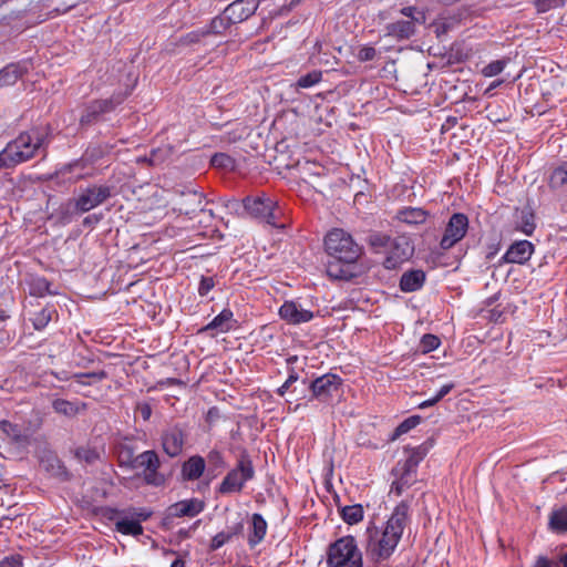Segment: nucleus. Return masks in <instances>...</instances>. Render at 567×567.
<instances>
[{
    "label": "nucleus",
    "mask_w": 567,
    "mask_h": 567,
    "mask_svg": "<svg viewBox=\"0 0 567 567\" xmlns=\"http://www.w3.org/2000/svg\"><path fill=\"white\" fill-rule=\"evenodd\" d=\"M171 567H177V558L172 561Z\"/></svg>",
    "instance_id": "64"
},
{
    "label": "nucleus",
    "mask_w": 567,
    "mask_h": 567,
    "mask_svg": "<svg viewBox=\"0 0 567 567\" xmlns=\"http://www.w3.org/2000/svg\"><path fill=\"white\" fill-rule=\"evenodd\" d=\"M357 56L360 62L372 61L377 56V51L373 47L364 45L359 50Z\"/></svg>",
    "instance_id": "47"
},
{
    "label": "nucleus",
    "mask_w": 567,
    "mask_h": 567,
    "mask_svg": "<svg viewBox=\"0 0 567 567\" xmlns=\"http://www.w3.org/2000/svg\"><path fill=\"white\" fill-rule=\"evenodd\" d=\"M369 241L372 246L375 247H386L390 245L391 238L382 234H372L369 237Z\"/></svg>",
    "instance_id": "49"
},
{
    "label": "nucleus",
    "mask_w": 567,
    "mask_h": 567,
    "mask_svg": "<svg viewBox=\"0 0 567 567\" xmlns=\"http://www.w3.org/2000/svg\"><path fill=\"white\" fill-rule=\"evenodd\" d=\"M355 262H342L339 259L332 258L327 262V275L334 280L349 281L357 276Z\"/></svg>",
    "instance_id": "16"
},
{
    "label": "nucleus",
    "mask_w": 567,
    "mask_h": 567,
    "mask_svg": "<svg viewBox=\"0 0 567 567\" xmlns=\"http://www.w3.org/2000/svg\"><path fill=\"white\" fill-rule=\"evenodd\" d=\"M342 519L349 524H358L363 519V507L360 504L339 507Z\"/></svg>",
    "instance_id": "30"
},
{
    "label": "nucleus",
    "mask_w": 567,
    "mask_h": 567,
    "mask_svg": "<svg viewBox=\"0 0 567 567\" xmlns=\"http://www.w3.org/2000/svg\"><path fill=\"white\" fill-rule=\"evenodd\" d=\"M322 80V72L319 70H313L307 74L301 75L295 86L297 89H309L318 84Z\"/></svg>",
    "instance_id": "33"
},
{
    "label": "nucleus",
    "mask_w": 567,
    "mask_h": 567,
    "mask_svg": "<svg viewBox=\"0 0 567 567\" xmlns=\"http://www.w3.org/2000/svg\"><path fill=\"white\" fill-rule=\"evenodd\" d=\"M237 205H238L237 200L234 199L230 202V205H227V207H235Z\"/></svg>",
    "instance_id": "63"
},
{
    "label": "nucleus",
    "mask_w": 567,
    "mask_h": 567,
    "mask_svg": "<svg viewBox=\"0 0 567 567\" xmlns=\"http://www.w3.org/2000/svg\"><path fill=\"white\" fill-rule=\"evenodd\" d=\"M534 252V245L528 240L513 243L503 259L511 264H524L528 261Z\"/></svg>",
    "instance_id": "15"
},
{
    "label": "nucleus",
    "mask_w": 567,
    "mask_h": 567,
    "mask_svg": "<svg viewBox=\"0 0 567 567\" xmlns=\"http://www.w3.org/2000/svg\"><path fill=\"white\" fill-rule=\"evenodd\" d=\"M441 400H436V395H434L433 398L429 399V400H425L423 402H421L419 404V408L420 409H426V408H430L434 404H436L437 402H440Z\"/></svg>",
    "instance_id": "55"
},
{
    "label": "nucleus",
    "mask_w": 567,
    "mask_h": 567,
    "mask_svg": "<svg viewBox=\"0 0 567 567\" xmlns=\"http://www.w3.org/2000/svg\"><path fill=\"white\" fill-rule=\"evenodd\" d=\"M401 13L408 18L409 21H413L415 23L422 24L425 22V14L422 11H419L415 7H404L401 9Z\"/></svg>",
    "instance_id": "42"
},
{
    "label": "nucleus",
    "mask_w": 567,
    "mask_h": 567,
    "mask_svg": "<svg viewBox=\"0 0 567 567\" xmlns=\"http://www.w3.org/2000/svg\"><path fill=\"white\" fill-rule=\"evenodd\" d=\"M441 344V340L435 334H424L420 342V349L423 353L431 352L437 349Z\"/></svg>",
    "instance_id": "37"
},
{
    "label": "nucleus",
    "mask_w": 567,
    "mask_h": 567,
    "mask_svg": "<svg viewBox=\"0 0 567 567\" xmlns=\"http://www.w3.org/2000/svg\"><path fill=\"white\" fill-rule=\"evenodd\" d=\"M560 563L563 564V567H567V553L560 556Z\"/></svg>",
    "instance_id": "62"
},
{
    "label": "nucleus",
    "mask_w": 567,
    "mask_h": 567,
    "mask_svg": "<svg viewBox=\"0 0 567 567\" xmlns=\"http://www.w3.org/2000/svg\"><path fill=\"white\" fill-rule=\"evenodd\" d=\"M414 33L415 25L413 24V21L400 20L389 23L385 27L384 37L400 41L411 38Z\"/></svg>",
    "instance_id": "21"
},
{
    "label": "nucleus",
    "mask_w": 567,
    "mask_h": 567,
    "mask_svg": "<svg viewBox=\"0 0 567 567\" xmlns=\"http://www.w3.org/2000/svg\"><path fill=\"white\" fill-rule=\"evenodd\" d=\"M105 105H106V103H105V102H104V103H102V102H95L94 104H92V106H91V107H92V110H93V113H94V114H97V113H101V112H103V111L105 110V107H104Z\"/></svg>",
    "instance_id": "57"
},
{
    "label": "nucleus",
    "mask_w": 567,
    "mask_h": 567,
    "mask_svg": "<svg viewBox=\"0 0 567 567\" xmlns=\"http://www.w3.org/2000/svg\"><path fill=\"white\" fill-rule=\"evenodd\" d=\"M259 7V0H235L225 10L234 24L246 21Z\"/></svg>",
    "instance_id": "14"
},
{
    "label": "nucleus",
    "mask_w": 567,
    "mask_h": 567,
    "mask_svg": "<svg viewBox=\"0 0 567 567\" xmlns=\"http://www.w3.org/2000/svg\"><path fill=\"white\" fill-rule=\"evenodd\" d=\"M328 567H362V554L352 536H344L329 546Z\"/></svg>",
    "instance_id": "5"
},
{
    "label": "nucleus",
    "mask_w": 567,
    "mask_h": 567,
    "mask_svg": "<svg viewBox=\"0 0 567 567\" xmlns=\"http://www.w3.org/2000/svg\"><path fill=\"white\" fill-rule=\"evenodd\" d=\"M12 522V518L10 516H2L0 517V528L1 527H6V528H9L10 527V523Z\"/></svg>",
    "instance_id": "58"
},
{
    "label": "nucleus",
    "mask_w": 567,
    "mask_h": 567,
    "mask_svg": "<svg viewBox=\"0 0 567 567\" xmlns=\"http://www.w3.org/2000/svg\"><path fill=\"white\" fill-rule=\"evenodd\" d=\"M78 456L81 457V458L86 460L87 462L92 461V458L95 457L94 454H92V453H90L89 451H85V450L78 451Z\"/></svg>",
    "instance_id": "56"
},
{
    "label": "nucleus",
    "mask_w": 567,
    "mask_h": 567,
    "mask_svg": "<svg viewBox=\"0 0 567 567\" xmlns=\"http://www.w3.org/2000/svg\"><path fill=\"white\" fill-rule=\"evenodd\" d=\"M150 513L141 511L135 513L132 517H122L116 522V530L124 535H140L143 532L141 522L146 520Z\"/></svg>",
    "instance_id": "17"
},
{
    "label": "nucleus",
    "mask_w": 567,
    "mask_h": 567,
    "mask_svg": "<svg viewBox=\"0 0 567 567\" xmlns=\"http://www.w3.org/2000/svg\"><path fill=\"white\" fill-rule=\"evenodd\" d=\"M53 310L50 308H44L38 313H35L33 318V326L37 330H41L47 327V324L51 321Z\"/></svg>",
    "instance_id": "38"
},
{
    "label": "nucleus",
    "mask_w": 567,
    "mask_h": 567,
    "mask_svg": "<svg viewBox=\"0 0 567 567\" xmlns=\"http://www.w3.org/2000/svg\"><path fill=\"white\" fill-rule=\"evenodd\" d=\"M255 471L248 457H241L237 466L228 472L218 487L220 494L240 492L245 483L254 477Z\"/></svg>",
    "instance_id": "6"
},
{
    "label": "nucleus",
    "mask_w": 567,
    "mask_h": 567,
    "mask_svg": "<svg viewBox=\"0 0 567 567\" xmlns=\"http://www.w3.org/2000/svg\"><path fill=\"white\" fill-rule=\"evenodd\" d=\"M537 564L538 567H551L550 563L544 557H540Z\"/></svg>",
    "instance_id": "60"
},
{
    "label": "nucleus",
    "mask_w": 567,
    "mask_h": 567,
    "mask_svg": "<svg viewBox=\"0 0 567 567\" xmlns=\"http://www.w3.org/2000/svg\"><path fill=\"white\" fill-rule=\"evenodd\" d=\"M468 229V218L465 214L454 213L446 225L444 235L440 241L443 250L451 249L455 244L461 241Z\"/></svg>",
    "instance_id": "8"
},
{
    "label": "nucleus",
    "mask_w": 567,
    "mask_h": 567,
    "mask_svg": "<svg viewBox=\"0 0 567 567\" xmlns=\"http://www.w3.org/2000/svg\"><path fill=\"white\" fill-rule=\"evenodd\" d=\"M163 450L169 456L177 455V439L174 434H166L162 441Z\"/></svg>",
    "instance_id": "43"
},
{
    "label": "nucleus",
    "mask_w": 567,
    "mask_h": 567,
    "mask_svg": "<svg viewBox=\"0 0 567 567\" xmlns=\"http://www.w3.org/2000/svg\"><path fill=\"white\" fill-rule=\"evenodd\" d=\"M243 206L251 217L276 226L278 208L270 197L266 195L256 197L248 196L243 200Z\"/></svg>",
    "instance_id": "7"
},
{
    "label": "nucleus",
    "mask_w": 567,
    "mask_h": 567,
    "mask_svg": "<svg viewBox=\"0 0 567 567\" xmlns=\"http://www.w3.org/2000/svg\"><path fill=\"white\" fill-rule=\"evenodd\" d=\"M299 379V375L293 370L290 371L288 379L285 381V383L277 389V394L280 396H284L286 392L289 390L290 385L295 382H297Z\"/></svg>",
    "instance_id": "50"
},
{
    "label": "nucleus",
    "mask_w": 567,
    "mask_h": 567,
    "mask_svg": "<svg viewBox=\"0 0 567 567\" xmlns=\"http://www.w3.org/2000/svg\"><path fill=\"white\" fill-rule=\"evenodd\" d=\"M0 567H22V563L19 557H7L0 561Z\"/></svg>",
    "instance_id": "53"
},
{
    "label": "nucleus",
    "mask_w": 567,
    "mask_h": 567,
    "mask_svg": "<svg viewBox=\"0 0 567 567\" xmlns=\"http://www.w3.org/2000/svg\"><path fill=\"white\" fill-rule=\"evenodd\" d=\"M453 388H454V383H452V382L441 386V389L435 394L436 400H442L445 395H447L452 391Z\"/></svg>",
    "instance_id": "54"
},
{
    "label": "nucleus",
    "mask_w": 567,
    "mask_h": 567,
    "mask_svg": "<svg viewBox=\"0 0 567 567\" xmlns=\"http://www.w3.org/2000/svg\"><path fill=\"white\" fill-rule=\"evenodd\" d=\"M206 462L200 455H193L182 465V477L184 481H196L205 472Z\"/></svg>",
    "instance_id": "20"
},
{
    "label": "nucleus",
    "mask_w": 567,
    "mask_h": 567,
    "mask_svg": "<svg viewBox=\"0 0 567 567\" xmlns=\"http://www.w3.org/2000/svg\"><path fill=\"white\" fill-rule=\"evenodd\" d=\"M205 205V195L196 185L192 182L179 185V217L185 216L192 220V227L208 224L213 219V210Z\"/></svg>",
    "instance_id": "2"
},
{
    "label": "nucleus",
    "mask_w": 567,
    "mask_h": 567,
    "mask_svg": "<svg viewBox=\"0 0 567 567\" xmlns=\"http://www.w3.org/2000/svg\"><path fill=\"white\" fill-rule=\"evenodd\" d=\"M234 23L230 22L229 16L227 14L226 10L215 17L208 28L205 29L206 34H223L227 29L230 28Z\"/></svg>",
    "instance_id": "29"
},
{
    "label": "nucleus",
    "mask_w": 567,
    "mask_h": 567,
    "mask_svg": "<svg viewBox=\"0 0 567 567\" xmlns=\"http://www.w3.org/2000/svg\"><path fill=\"white\" fill-rule=\"evenodd\" d=\"M267 533V522L261 514L255 513L251 515V530L248 536V544L255 547L261 543Z\"/></svg>",
    "instance_id": "23"
},
{
    "label": "nucleus",
    "mask_w": 567,
    "mask_h": 567,
    "mask_svg": "<svg viewBox=\"0 0 567 567\" xmlns=\"http://www.w3.org/2000/svg\"><path fill=\"white\" fill-rule=\"evenodd\" d=\"M233 535H234L233 533H226V532H220V533L216 534L210 542L209 548L212 550L219 549L221 546H224L226 543H228L231 539Z\"/></svg>",
    "instance_id": "44"
},
{
    "label": "nucleus",
    "mask_w": 567,
    "mask_h": 567,
    "mask_svg": "<svg viewBox=\"0 0 567 567\" xmlns=\"http://www.w3.org/2000/svg\"><path fill=\"white\" fill-rule=\"evenodd\" d=\"M137 466L143 467L145 470V480L151 484H159L161 478H158L155 474V471L158 465L157 455L153 451H146L140 454L136 458Z\"/></svg>",
    "instance_id": "18"
},
{
    "label": "nucleus",
    "mask_w": 567,
    "mask_h": 567,
    "mask_svg": "<svg viewBox=\"0 0 567 567\" xmlns=\"http://www.w3.org/2000/svg\"><path fill=\"white\" fill-rule=\"evenodd\" d=\"M24 70L19 64H9L0 71V87L14 84L23 74Z\"/></svg>",
    "instance_id": "27"
},
{
    "label": "nucleus",
    "mask_w": 567,
    "mask_h": 567,
    "mask_svg": "<svg viewBox=\"0 0 567 567\" xmlns=\"http://www.w3.org/2000/svg\"><path fill=\"white\" fill-rule=\"evenodd\" d=\"M207 34L205 32V29H200V30H195V31H192L189 33H187L186 35L179 38V49L182 47H186V45H192V44H197L202 41L203 38H205Z\"/></svg>",
    "instance_id": "39"
},
{
    "label": "nucleus",
    "mask_w": 567,
    "mask_h": 567,
    "mask_svg": "<svg viewBox=\"0 0 567 567\" xmlns=\"http://www.w3.org/2000/svg\"><path fill=\"white\" fill-rule=\"evenodd\" d=\"M535 216L530 210H522L520 220L517 221L516 228L526 236H530L535 230Z\"/></svg>",
    "instance_id": "31"
},
{
    "label": "nucleus",
    "mask_w": 567,
    "mask_h": 567,
    "mask_svg": "<svg viewBox=\"0 0 567 567\" xmlns=\"http://www.w3.org/2000/svg\"><path fill=\"white\" fill-rule=\"evenodd\" d=\"M215 286L214 279L210 277H202L199 282L198 292L200 296H206Z\"/></svg>",
    "instance_id": "51"
},
{
    "label": "nucleus",
    "mask_w": 567,
    "mask_h": 567,
    "mask_svg": "<svg viewBox=\"0 0 567 567\" xmlns=\"http://www.w3.org/2000/svg\"><path fill=\"white\" fill-rule=\"evenodd\" d=\"M327 254L342 262H357L362 248L353 240L352 236L343 229L334 228L324 238Z\"/></svg>",
    "instance_id": "4"
},
{
    "label": "nucleus",
    "mask_w": 567,
    "mask_h": 567,
    "mask_svg": "<svg viewBox=\"0 0 567 567\" xmlns=\"http://www.w3.org/2000/svg\"><path fill=\"white\" fill-rule=\"evenodd\" d=\"M455 21L453 19H440L435 21L434 28L437 37L446 34L454 25Z\"/></svg>",
    "instance_id": "46"
},
{
    "label": "nucleus",
    "mask_w": 567,
    "mask_h": 567,
    "mask_svg": "<svg viewBox=\"0 0 567 567\" xmlns=\"http://www.w3.org/2000/svg\"><path fill=\"white\" fill-rule=\"evenodd\" d=\"M202 520L200 519H197L196 522H194L188 528L186 527H183L182 524L183 522L179 520V529H178V533H179V538H183V537H188L190 535V533L193 530H195L199 525H200Z\"/></svg>",
    "instance_id": "52"
},
{
    "label": "nucleus",
    "mask_w": 567,
    "mask_h": 567,
    "mask_svg": "<svg viewBox=\"0 0 567 567\" xmlns=\"http://www.w3.org/2000/svg\"><path fill=\"white\" fill-rule=\"evenodd\" d=\"M206 507V503L200 498H189L179 501V519L183 517H195Z\"/></svg>",
    "instance_id": "25"
},
{
    "label": "nucleus",
    "mask_w": 567,
    "mask_h": 567,
    "mask_svg": "<svg viewBox=\"0 0 567 567\" xmlns=\"http://www.w3.org/2000/svg\"><path fill=\"white\" fill-rule=\"evenodd\" d=\"M140 411H141V414L142 416L147 420L151 415V409L148 405H143L140 408Z\"/></svg>",
    "instance_id": "59"
},
{
    "label": "nucleus",
    "mask_w": 567,
    "mask_h": 567,
    "mask_svg": "<svg viewBox=\"0 0 567 567\" xmlns=\"http://www.w3.org/2000/svg\"><path fill=\"white\" fill-rule=\"evenodd\" d=\"M233 311L229 309H224L219 315H217L206 327L205 330H216L217 332H228L233 326L235 320L233 319Z\"/></svg>",
    "instance_id": "24"
},
{
    "label": "nucleus",
    "mask_w": 567,
    "mask_h": 567,
    "mask_svg": "<svg viewBox=\"0 0 567 567\" xmlns=\"http://www.w3.org/2000/svg\"><path fill=\"white\" fill-rule=\"evenodd\" d=\"M549 184L553 188H559L567 185V162H564L551 172Z\"/></svg>",
    "instance_id": "34"
},
{
    "label": "nucleus",
    "mask_w": 567,
    "mask_h": 567,
    "mask_svg": "<svg viewBox=\"0 0 567 567\" xmlns=\"http://www.w3.org/2000/svg\"><path fill=\"white\" fill-rule=\"evenodd\" d=\"M389 246H390V251H389L388 257L384 260V267L386 269L396 268L401 262H403V261L408 260L410 257H412V255L414 252V247L404 237L391 240Z\"/></svg>",
    "instance_id": "11"
},
{
    "label": "nucleus",
    "mask_w": 567,
    "mask_h": 567,
    "mask_svg": "<svg viewBox=\"0 0 567 567\" xmlns=\"http://www.w3.org/2000/svg\"><path fill=\"white\" fill-rule=\"evenodd\" d=\"M502 83H503V81H502V80L494 81V82L489 85V87L487 89V91H491V90L496 89V87H497V86H499Z\"/></svg>",
    "instance_id": "61"
},
{
    "label": "nucleus",
    "mask_w": 567,
    "mask_h": 567,
    "mask_svg": "<svg viewBox=\"0 0 567 567\" xmlns=\"http://www.w3.org/2000/svg\"><path fill=\"white\" fill-rule=\"evenodd\" d=\"M279 316L289 324H300L312 320L313 312L305 309L297 301L287 300L279 308Z\"/></svg>",
    "instance_id": "13"
},
{
    "label": "nucleus",
    "mask_w": 567,
    "mask_h": 567,
    "mask_svg": "<svg viewBox=\"0 0 567 567\" xmlns=\"http://www.w3.org/2000/svg\"><path fill=\"white\" fill-rule=\"evenodd\" d=\"M429 217V213L419 207H404L396 212L395 218L410 226L424 224Z\"/></svg>",
    "instance_id": "22"
},
{
    "label": "nucleus",
    "mask_w": 567,
    "mask_h": 567,
    "mask_svg": "<svg viewBox=\"0 0 567 567\" xmlns=\"http://www.w3.org/2000/svg\"><path fill=\"white\" fill-rule=\"evenodd\" d=\"M212 166L225 171H234L236 168V161L226 153H216L210 158Z\"/></svg>",
    "instance_id": "32"
},
{
    "label": "nucleus",
    "mask_w": 567,
    "mask_h": 567,
    "mask_svg": "<svg viewBox=\"0 0 567 567\" xmlns=\"http://www.w3.org/2000/svg\"><path fill=\"white\" fill-rule=\"evenodd\" d=\"M31 293L39 297L51 293L49 281L40 277L34 278L31 282Z\"/></svg>",
    "instance_id": "40"
},
{
    "label": "nucleus",
    "mask_w": 567,
    "mask_h": 567,
    "mask_svg": "<svg viewBox=\"0 0 567 567\" xmlns=\"http://www.w3.org/2000/svg\"><path fill=\"white\" fill-rule=\"evenodd\" d=\"M53 410L65 416H74L80 413L81 410L84 409V404H80L78 402H70L63 399H56L52 402Z\"/></svg>",
    "instance_id": "28"
},
{
    "label": "nucleus",
    "mask_w": 567,
    "mask_h": 567,
    "mask_svg": "<svg viewBox=\"0 0 567 567\" xmlns=\"http://www.w3.org/2000/svg\"><path fill=\"white\" fill-rule=\"evenodd\" d=\"M506 64H507L506 60L492 61L491 63H488L487 65H485L483 68L482 74L484 76H487V78L495 76V75H497V74L503 72V70L505 69Z\"/></svg>",
    "instance_id": "41"
},
{
    "label": "nucleus",
    "mask_w": 567,
    "mask_h": 567,
    "mask_svg": "<svg viewBox=\"0 0 567 567\" xmlns=\"http://www.w3.org/2000/svg\"><path fill=\"white\" fill-rule=\"evenodd\" d=\"M110 196V187L94 186L81 193L75 205L80 212L85 213L104 203Z\"/></svg>",
    "instance_id": "12"
},
{
    "label": "nucleus",
    "mask_w": 567,
    "mask_h": 567,
    "mask_svg": "<svg viewBox=\"0 0 567 567\" xmlns=\"http://www.w3.org/2000/svg\"><path fill=\"white\" fill-rule=\"evenodd\" d=\"M426 279V275L422 269H410L404 271L400 279V289L403 292H414L420 290Z\"/></svg>",
    "instance_id": "19"
},
{
    "label": "nucleus",
    "mask_w": 567,
    "mask_h": 567,
    "mask_svg": "<svg viewBox=\"0 0 567 567\" xmlns=\"http://www.w3.org/2000/svg\"><path fill=\"white\" fill-rule=\"evenodd\" d=\"M565 0H537L536 8L540 12H546L550 9L561 8Z\"/></svg>",
    "instance_id": "45"
},
{
    "label": "nucleus",
    "mask_w": 567,
    "mask_h": 567,
    "mask_svg": "<svg viewBox=\"0 0 567 567\" xmlns=\"http://www.w3.org/2000/svg\"><path fill=\"white\" fill-rule=\"evenodd\" d=\"M342 385V379L333 373H326L316 378L309 385L312 392V398L327 402L330 398L337 394Z\"/></svg>",
    "instance_id": "9"
},
{
    "label": "nucleus",
    "mask_w": 567,
    "mask_h": 567,
    "mask_svg": "<svg viewBox=\"0 0 567 567\" xmlns=\"http://www.w3.org/2000/svg\"><path fill=\"white\" fill-rule=\"evenodd\" d=\"M416 467H412L404 461H399L392 470V475L395 477L391 485L390 493L401 495L402 492L411 487L416 482Z\"/></svg>",
    "instance_id": "10"
},
{
    "label": "nucleus",
    "mask_w": 567,
    "mask_h": 567,
    "mask_svg": "<svg viewBox=\"0 0 567 567\" xmlns=\"http://www.w3.org/2000/svg\"><path fill=\"white\" fill-rule=\"evenodd\" d=\"M42 144L43 137L38 130L20 134L0 153V166H11L30 159Z\"/></svg>",
    "instance_id": "3"
},
{
    "label": "nucleus",
    "mask_w": 567,
    "mask_h": 567,
    "mask_svg": "<svg viewBox=\"0 0 567 567\" xmlns=\"http://www.w3.org/2000/svg\"><path fill=\"white\" fill-rule=\"evenodd\" d=\"M208 463L215 468H223L225 466L224 456L219 451L213 450L207 455Z\"/></svg>",
    "instance_id": "48"
},
{
    "label": "nucleus",
    "mask_w": 567,
    "mask_h": 567,
    "mask_svg": "<svg viewBox=\"0 0 567 567\" xmlns=\"http://www.w3.org/2000/svg\"><path fill=\"white\" fill-rule=\"evenodd\" d=\"M410 520V504L402 501L394 507L381 535L369 538L367 555L375 561L389 559L398 547Z\"/></svg>",
    "instance_id": "1"
},
{
    "label": "nucleus",
    "mask_w": 567,
    "mask_h": 567,
    "mask_svg": "<svg viewBox=\"0 0 567 567\" xmlns=\"http://www.w3.org/2000/svg\"><path fill=\"white\" fill-rule=\"evenodd\" d=\"M421 422L420 415H412L405 419L403 422L399 424V426L394 431V437H398L402 434L408 433L410 430L414 429Z\"/></svg>",
    "instance_id": "36"
},
{
    "label": "nucleus",
    "mask_w": 567,
    "mask_h": 567,
    "mask_svg": "<svg viewBox=\"0 0 567 567\" xmlns=\"http://www.w3.org/2000/svg\"><path fill=\"white\" fill-rule=\"evenodd\" d=\"M549 525L554 530H567V508L554 511L550 515Z\"/></svg>",
    "instance_id": "35"
},
{
    "label": "nucleus",
    "mask_w": 567,
    "mask_h": 567,
    "mask_svg": "<svg viewBox=\"0 0 567 567\" xmlns=\"http://www.w3.org/2000/svg\"><path fill=\"white\" fill-rule=\"evenodd\" d=\"M433 440H427L419 446L406 449L409 452V456L404 460V462L412 465V467L419 466V464L423 461V458L427 455L429 451L433 447Z\"/></svg>",
    "instance_id": "26"
}]
</instances>
